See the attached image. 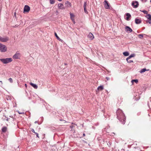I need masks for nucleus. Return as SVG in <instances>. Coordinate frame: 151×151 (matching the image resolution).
I'll use <instances>...</instances> for the list:
<instances>
[{
	"label": "nucleus",
	"mask_w": 151,
	"mask_h": 151,
	"mask_svg": "<svg viewBox=\"0 0 151 151\" xmlns=\"http://www.w3.org/2000/svg\"><path fill=\"white\" fill-rule=\"evenodd\" d=\"M9 40V38L7 37H1L0 36V41L2 42H6Z\"/></svg>",
	"instance_id": "nucleus-4"
},
{
	"label": "nucleus",
	"mask_w": 151,
	"mask_h": 151,
	"mask_svg": "<svg viewBox=\"0 0 151 151\" xmlns=\"http://www.w3.org/2000/svg\"><path fill=\"white\" fill-rule=\"evenodd\" d=\"M35 134H36V136L38 137V138H39V135H38V134L37 133V132H35Z\"/></svg>",
	"instance_id": "nucleus-32"
},
{
	"label": "nucleus",
	"mask_w": 151,
	"mask_h": 151,
	"mask_svg": "<svg viewBox=\"0 0 151 151\" xmlns=\"http://www.w3.org/2000/svg\"><path fill=\"white\" fill-rule=\"evenodd\" d=\"M50 3L51 4H53L55 2V0H50Z\"/></svg>",
	"instance_id": "nucleus-26"
},
{
	"label": "nucleus",
	"mask_w": 151,
	"mask_h": 151,
	"mask_svg": "<svg viewBox=\"0 0 151 151\" xmlns=\"http://www.w3.org/2000/svg\"><path fill=\"white\" fill-rule=\"evenodd\" d=\"M7 50V47L4 45L0 43V51L1 52H5Z\"/></svg>",
	"instance_id": "nucleus-3"
},
{
	"label": "nucleus",
	"mask_w": 151,
	"mask_h": 151,
	"mask_svg": "<svg viewBox=\"0 0 151 151\" xmlns=\"http://www.w3.org/2000/svg\"><path fill=\"white\" fill-rule=\"evenodd\" d=\"M126 15L127 16L126 20L128 21L129 20V18L131 17L130 14L129 13H127L126 14Z\"/></svg>",
	"instance_id": "nucleus-15"
},
{
	"label": "nucleus",
	"mask_w": 151,
	"mask_h": 151,
	"mask_svg": "<svg viewBox=\"0 0 151 151\" xmlns=\"http://www.w3.org/2000/svg\"><path fill=\"white\" fill-rule=\"evenodd\" d=\"M141 11L142 12H143L145 14H147V12L146 10H144Z\"/></svg>",
	"instance_id": "nucleus-29"
},
{
	"label": "nucleus",
	"mask_w": 151,
	"mask_h": 151,
	"mask_svg": "<svg viewBox=\"0 0 151 151\" xmlns=\"http://www.w3.org/2000/svg\"><path fill=\"white\" fill-rule=\"evenodd\" d=\"M25 86L26 88L27 87V85L26 84H25Z\"/></svg>",
	"instance_id": "nucleus-38"
},
{
	"label": "nucleus",
	"mask_w": 151,
	"mask_h": 151,
	"mask_svg": "<svg viewBox=\"0 0 151 151\" xmlns=\"http://www.w3.org/2000/svg\"><path fill=\"white\" fill-rule=\"evenodd\" d=\"M74 127V126H73V125L70 126V127L71 128V129H72V128H73V127Z\"/></svg>",
	"instance_id": "nucleus-36"
},
{
	"label": "nucleus",
	"mask_w": 151,
	"mask_h": 151,
	"mask_svg": "<svg viewBox=\"0 0 151 151\" xmlns=\"http://www.w3.org/2000/svg\"><path fill=\"white\" fill-rule=\"evenodd\" d=\"M104 7L106 9H110V5L109 4L108 1L105 0L104 2Z\"/></svg>",
	"instance_id": "nucleus-6"
},
{
	"label": "nucleus",
	"mask_w": 151,
	"mask_h": 151,
	"mask_svg": "<svg viewBox=\"0 0 151 151\" xmlns=\"http://www.w3.org/2000/svg\"><path fill=\"white\" fill-rule=\"evenodd\" d=\"M123 54L124 55V56H128L129 55V53L127 52H124L123 53Z\"/></svg>",
	"instance_id": "nucleus-22"
},
{
	"label": "nucleus",
	"mask_w": 151,
	"mask_h": 151,
	"mask_svg": "<svg viewBox=\"0 0 151 151\" xmlns=\"http://www.w3.org/2000/svg\"><path fill=\"white\" fill-rule=\"evenodd\" d=\"M38 123V121H36L35 122V124H36V123Z\"/></svg>",
	"instance_id": "nucleus-41"
},
{
	"label": "nucleus",
	"mask_w": 151,
	"mask_h": 151,
	"mask_svg": "<svg viewBox=\"0 0 151 151\" xmlns=\"http://www.w3.org/2000/svg\"><path fill=\"white\" fill-rule=\"evenodd\" d=\"M149 69L147 70L146 68H143L140 71V73H142L143 72H145L146 71H148L149 70Z\"/></svg>",
	"instance_id": "nucleus-20"
},
{
	"label": "nucleus",
	"mask_w": 151,
	"mask_h": 151,
	"mask_svg": "<svg viewBox=\"0 0 151 151\" xmlns=\"http://www.w3.org/2000/svg\"><path fill=\"white\" fill-rule=\"evenodd\" d=\"M83 136H85V134H84V133L83 134Z\"/></svg>",
	"instance_id": "nucleus-44"
},
{
	"label": "nucleus",
	"mask_w": 151,
	"mask_h": 151,
	"mask_svg": "<svg viewBox=\"0 0 151 151\" xmlns=\"http://www.w3.org/2000/svg\"><path fill=\"white\" fill-rule=\"evenodd\" d=\"M0 60L4 64H7L11 62L12 60L11 58L0 59Z\"/></svg>",
	"instance_id": "nucleus-2"
},
{
	"label": "nucleus",
	"mask_w": 151,
	"mask_h": 151,
	"mask_svg": "<svg viewBox=\"0 0 151 151\" xmlns=\"http://www.w3.org/2000/svg\"><path fill=\"white\" fill-rule=\"evenodd\" d=\"M109 78L108 77H106V79L107 81H108L109 80Z\"/></svg>",
	"instance_id": "nucleus-35"
},
{
	"label": "nucleus",
	"mask_w": 151,
	"mask_h": 151,
	"mask_svg": "<svg viewBox=\"0 0 151 151\" xmlns=\"http://www.w3.org/2000/svg\"><path fill=\"white\" fill-rule=\"evenodd\" d=\"M58 7L59 9H65L64 6L63 4L60 3L58 4Z\"/></svg>",
	"instance_id": "nucleus-12"
},
{
	"label": "nucleus",
	"mask_w": 151,
	"mask_h": 151,
	"mask_svg": "<svg viewBox=\"0 0 151 151\" xmlns=\"http://www.w3.org/2000/svg\"><path fill=\"white\" fill-rule=\"evenodd\" d=\"M88 37L91 40H93L94 38V37L93 34L91 33H89L88 35Z\"/></svg>",
	"instance_id": "nucleus-14"
},
{
	"label": "nucleus",
	"mask_w": 151,
	"mask_h": 151,
	"mask_svg": "<svg viewBox=\"0 0 151 151\" xmlns=\"http://www.w3.org/2000/svg\"><path fill=\"white\" fill-rule=\"evenodd\" d=\"M20 57V53L17 52L13 56V58L14 59H17L19 58Z\"/></svg>",
	"instance_id": "nucleus-8"
},
{
	"label": "nucleus",
	"mask_w": 151,
	"mask_h": 151,
	"mask_svg": "<svg viewBox=\"0 0 151 151\" xmlns=\"http://www.w3.org/2000/svg\"><path fill=\"white\" fill-rule=\"evenodd\" d=\"M72 21L74 23H75V21L74 19V20H72Z\"/></svg>",
	"instance_id": "nucleus-40"
},
{
	"label": "nucleus",
	"mask_w": 151,
	"mask_h": 151,
	"mask_svg": "<svg viewBox=\"0 0 151 151\" xmlns=\"http://www.w3.org/2000/svg\"><path fill=\"white\" fill-rule=\"evenodd\" d=\"M31 131L32 132L34 133H35L36 132H35V131L33 129H32L31 130Z\"/></svg>",
	"instance_id": "nucleus-33"
},
{
	"label": "nucleus",
	"mask_w": 151,
	"mask_h": 151,
	"mask_svg": "<svg viewBox=\"0 0 151 151\" xmlns=\"http://www.w3.org/2000/svg\"><path fill=\"white\" fill-rule=\"evenodd\" d=\"M116 114L118 119L122 124H124L126 122V117L122 111L120 109H118Z\"/></svg>",
	"instance_id": "nucleus-1"
},
{
	"label": "nucleus",
	"mask_w": 151,
	"mask_h": 151,
	"mask_svg": "<svg viewBox=\"0 0 151 151\" xmlns=\"http://www.w3.org/2000/svg\"><path fill=\"white\" fill-rule=\"evenodd\" d=\"M30 8L29 6L27 5H25L24 9V12H28L30 10Z\"/></svg>",
	"instance_id": "nucleus-9"
},
{
	"label": "nucleus",
	"mask_w": 151,
	"mask_h": 151,
	"mask_svg": "<svg viewBox=\"0 0 151 151\" xmlns=\"http://www.w3.org/2000/svg\"><path fill=\"white\" fill-rule=\"evenodd\" d=\"M132 5L134 8H137L139 6V3L137 1H133L132 3Z\"/></svg>",
	"instance_id": "nucleus-5"
},
{
	"label": "nucleus",
	"mask_w": 151,
	"mask_h": 151,
	"mask_svg": "<svg viewBox=\"0 0 151 151\" xmlns=\"http://www.w3.org/2000/svg\"><path fill=\"white\" fill-rule=\"evenodd\" d=\"M134 82H135L136 83H137L138 82V80L137 79L132 80L131 81L132 83H133Z\"/></svg>",
	"instance_id": "nucleus-25"
},
{
	"label": "nucleus",
	"mask_w": 151,
	"mask_h": 151,
	"mask_svg": "<svg viewBox=\"0 0 151 151\" xmlns=\"http://www.w3.org/2000/svg\"><path fill=\"white\" fill-rule=\"evenodd\" d=\"M127 62L129 63H132L133 62V61L132 60H126Z\"/></svg>",
	"instance_id": "nucleus-31"
},
{
	"label": "nucleus",
	"mask_w": 151,
	"mask_h": 151,
	"mask_svg": "<svg viewBox=\"0 0 151 151\" xmlns=\"http://www.w3.org/2000/svg\"><path fill=\"white\" fill-rule=\"evenodd\" d=\"M17 112L19 114H24V112H20L19 111H17Z\"/></svg>",
	"instance_id": "nucleus-30"
},
{
	"label": "nucleus",
	"mask_w": 151,
	"mask_h": 151,
	"mask_svg": "<svg viewBox=\"0 0 151 151\" xmlns=\"http://www.w3.org/2000/svg\"><path fill=\"white\" fill-rule=\"evenodd\" d=\"M70 18L72 20H74V16L73 14L71 13H70Z\"/></svg>",
	"instance_id": "nucleus-21"
},
{
	"label": "nucleus",
	"mask_w": 151,
	"mask_h": 151,
	"mask_svg": "<svg viewBox=\"0 0 151 151\" xmlns=\"http://www.w3.org/2000/svg\"><path fill=\"white\" fill-rule=\"evenodd\" d=\"M125 31L127 32H131L132 31V29L129 26H127L125 27Z\"/></svg>",
	"instance_id": "nucleus-11"
},
{
	"label": "nucleus",
	"mask_w": 151,
	"mask_h": 151,
	"mask_svg": "<svg viewBox=\"0 0 151 151\" xmlns=\"http://www.w3.org/2000/svg\"><path fill=\"white\" fill-rule=\"evenodd\" d=\"M0 82L1 83H2V81H0Z\"/></svg>",
	"instance_id": "nucleus-45"
},
{
	"label": "nucleus",
	"mask_w": 151,
	"mask_h": 151,
	"mask_svg": "<svg viewBox=\"0 0 151 151\" xmlns=\"http://www.w3.org/2000/svg\"><path fill=\"white\" fill-rule=\"evenodd\" d=\"M7 130V128L6 127H3L1 131L5 133V132Z\"/></svg>",
	"instance_id": "nucleus-18"
},
{
	"label": "nucleus",
	"mask_w": 151,
	"mask_h": 151,
	"mask_svg": "<svg viewBox=\"0 0 151 151\" xmlns=\"http://www.w3.org/2000/svg\"><path fill=\"white\" fill-rule=\"evenodd\" d=\"M138 37L140 39H142L143 37V35L142 34H141L138 35Z\"/></svg>",
	"instance_id": "nucleus-27"
},
{
	"label": "nucleus",
	"mask_w": 151,
	"mask_h": 151,
	"mask_svg": "<svg viewBox=\"0 0 151 151\" xmlns=\"http://www.w3.org/2000/svg\"><path fill=\"white\" fill-rule=\"evenodd\" d=\"M121 151H124V149H121Z\"/></svg>",
	"instance_id": "nucleus-39"
},
{
	"label": "nucleus",
	"mask_w": 151,
	"mask_h": 151,
	"mask_svg": "<svg viewBox=\"0 0 151 151\" xmlns=\"http://www.w3.org/2000/svg\"><path fill=\"white\" fill-rule=\"evenodd\" d=\"M142 2H145L147 1V0H141Z\"/></svg>",
	"instance_id": "nucleus-34"
},
{
	"label": "nucleus",
	"mask_w": 151,
	"mask_h": 151,
	"mask_svg": "<svg viewBox=\"0 0 151 151\" xmlns=\"http://www.w3.org/2000/svg\"><path fill=\"white\" fill-rule=\"evenodd\" d=\"M141 21L140 19L137 18L135 19V22L136 24H139L141 23Z\"/></svg>",
	"instance_id": "nucleus-16"
},
{
	"label": "nucleus",
	"mask_w": 151,
	"mask_h": 151,
	"mask_svg": "<svg viewBox=\"0 0 151 151\" xmlns=\"http://www.w3.org/2000/svg\"><path fill=\"white\" fill-rule=\"evenodd\" d=\"M10 116V117H12V116Z\"/></svg>",
	"instance_id": "nucleus-46"
},
{
	"label": "nucleus",
	"mask_w": 151,
	"mask_h": 151,
	"mask_svg": "<svg viewBox=\"0 0 151 151\" xmlns=\"http://www.w3.org/2000/svg\"><path fill=\"white\" fill-rule=\"evenodd\" d=\"M134 56H135L134 54H132L127 58L126 60H129L131 58H132V57H133Z\"/></svg>",
	"instance_id": "nucleus-19"
},
{
	"label": "nucleus",
	"mask_w": 151,
	"mask_h": 151,
	"mask_svg": "<svg viewBox=\"0 0 151 151\" xmlns=\"http://www.w3.org/2000/svg\"><path fill=\"white\" fill-rule=\"evenodd\" d=\"M114 134V135H115V133H114L113 132V133H112V134H111V135H112V134Z\"/></svg>",
	"instance_id": "nucleus-43"
},
{
	"label": "nucleus",
	"mask_w": 151,
	"mask_h": 151,
	"mask_svg": "<svg viewBox=\"0 0 151 151\" xmlns=\"http://www.w3.org/2000/svg\"><path fill=\"white\" fill-rule=\"evenodd\" d=\"M104 89V87L103 86H99L97 88V89L101 91Z\"/></svg>",
	"instance_id": "nucleus-23"
},
{
	"label": "nucleus",
	"mask_w": 151,
	"mask_h": 151,
	"mask_svg": "<svg viewBox=\"0 0 151 151\" xmlns=\"http://www.w3.org/2000/svg\"><path fill=\"white\" fill-rule=\"evenodd\" d=\"M14 15L15 16H16V12L14 13Z\"/></svg>",
	"instance_id": "nucleus-42"
},
{
	"label": "nucleus",
	"mask_w": 151,
	"mask_h": 151,
	"mask_svg": "<svg viewBox=\"0 0 151 151\" xmlns=\"http://www.w3.org/2000/svg\"><path fill=\"white\" fill-rule=\"evenodd\" d=\"M30 85L33 87L35 89H37L38 88L37 86L35 84L33 83H30Z\"/></svg>",
	"instance_id": "nucleus-17"
},
{
	"label": "nucleus",
	"mask_w": 151,
	"mask_h": 151,
	"mask_svg": "<svg viewBox=\"0 0 151 151\" xmlns=\"http://www.w3.org/2000/svg\"><path fill=\"white\" fill-rule=\"evenodd\" d=\"M150 2L151 3V0L150 1Z\"/></svg>",
	"instance_id": "nucleus-47"
},
{
	"label": "nucleus",
	"mask_w": 151,
	"mask_h": 151,
	"mask_svg": "<svg viewBox=\"0 0 151 151\" xmlns=\"http://www.w3.org/2000/svg\"><path fill=\"white\" fill-rule=\"evenodd\" d=\"M87 5V2L86 1L84 2V10L85 13L86 14H87L88 13V12L87 11L86 9V6Z\"/></svg>",
	"instance_id": "nucleus-13"
},
{
	"label": "nucleus",
	"mask_w": 151,
	"mask_h": 151,
	"mask_svg": "<svg viewBox=\"0 0 151 151\" xmlns=\"http://www.w3.org/2000/svg\"><path fill=\"white\" fill-rule=\"evenodd\" d=\"M55 36H56L57 39L59 41H61V40L59 38V37L58 36L57 33L56 32L55 33Z\"/></svg>",
	"instance_id": "nucleus-24"
},
{
	"label": "nucleus",
	"mask_w": 151,
	"mask_h": 151,
	"mask_svg": "<svg viewBox=\"0 0 151 151\" xmlns=\"http://www.w3.org/2000/svg\"><path fill=\"white\" fill-rule=\"evenodd\" d=\"M9 81L11 83H12L13 82V80L12 79V78H9Z\"/></svg>",
	"instance_id": "nucleus-28"
},
{
	"label": "nucleus",
	"mask_w": 151,
	"mask_h": 151,
	"mask_svg": "<svg viewBox=\"0 0 151 151\" xmlns=\"http://www.w3.org/2000/svg\"><path fill=\"white\" fill-rule=\"evenodd\" d=\"M9 118H7V119H6V120L7 121H8L9 120Z\"/></svg>",
	"instance_id": "nucleus-37"
},
{
	"label": "nucleus",
	"mask_w": 151,
	"mask_h": 151,
	"mask_svg": "<svg viewBox=\"0 0 151 151\" xmlns=\"http://www.w3.org/2000/svg\"><path fill=\"white\" fill-rule=\"evenodd\" d=\"M146 17L148 19V20L146 21L147 22H148L150 24H151V15L150 14H147L146 16Z\"/></svg>",
	"instance_id": "nucleus-7"
},
{
	"label": "nucleus",
	"mask_w": 151,
	"mask_h": 151,
	"mask_svg": "<svg viewBox=\"0 0 151 151\" xmlns=\"http://www.w3.org/2000/svg\"><path fill=\"white\" fill-rule=\"evenodd\" d=\"M65 7L66 8L70 7L71 6V3L68 1H65Z\"/></svg>",
	"instance_id": "nucleus-10"
}]
</instances>
